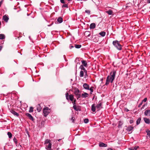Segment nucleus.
I'll return each instance as SVG.
<instances>
[{
  "label": "nucleus",
  "instance_id": "a211bd4d",
  "mask_svg": "<svg viewBox=\"0 0 150 150\" xmlns=\"http://www.w3.org/2000/svg\"><path fill=\"white\" fill-rule=\"evenodd\" d=\"M99 146L100 147H106L107 146V144L104 143H100L99 144Z\"/></svg>",
  "mask_w": 150,
  "mask_h": 150
},
{
  "label": "nucleus",
  "instance_id": "4c0bfd02",
  "mask_svg": "<svg viewBox=\"0 0 150 150\" xmlns=\"http://www.w3.org/2000/svg\"><path fill=\"white\" fill-rule=\"evenodd\" d=\"M147 103H146V104H145L144 105H143V106H142V107L141 108V110H142V109H144V107L145 106H147Z\"/></svg>",
  "mask_w": 150,
  "mask_h": 150
},
{
  "label": "nucleus",
  "instance_id": "473e14b6",
  "mask_svg": "<svg viewBox=\"0 0 150 150\" xmlns=\"http://www.w3.org/2000/svg\"><path fill=\"white\" fill-rule=\"evenodd\" d=\"M33 107H30L29 112H33Z\"/></svg>",
  "mask_w": 150,
  "mask_h": 150
},
{
  "label": "nucleus",
  "instance_id": "5fc2aeb1",
  "mask_svg": "<svg viewBox=\"0 0 150 150\" xmlns=\"http://www.w3.org/2000/svg\"><path fill=\"white\" fill-rule=\"evenodd\" d=\"M61 139H59L58 140V141H60V140H61Z\"/></svg>",
  "mask_w": 150,
  "mask_h": 150
},
{
  "label": "nucleus",
  "instance_id": "1a4fd4ad",
  "mask_svg": "<svg viewBox=\"0 0 150 150\" xmlns=\"http://www.w3.org/2000/svg\"><path fill=\"white\" fill-rule=\"evenodd\" d=\"M80 68L81 69V70H83V71L84 72V73L85 74V75H86L87 74V71L86 70L85 68L82 65H81L80 66Z\"/></svg>",
  "mask_w": 150,
  "mask_h": 150
},
{
  "label": "nucleus",
  "instance_id": "79ce46f5",
  "mask_svg": "<svg viewBox=\"0 0 150 150\" xmlns=\"http://www.w3.org/2000/svg\"><path fill=\"white\" fill-rule=\"evenodd\" d=\"M143 103L142 102H141L140 103H139L138 106V107H140L142 105V104Z\"/></svg>",
  "mask_w": 150,
  "mask_h": 150
},
{
  "label": "nucleus",
  "instance_id": "9b49d317",
  "mask_svg": "<svg viewBox=\"0 0 150 150\" xmlns=\"http://www.w3.org/2000/svg\"><path fill=\"white\" fill-rule=\"evenodd\" d=\"M26 115L30 120L32 121L34 119L33 117L30 114L28 113H27L26 114Z\"/></svg>",
  "mask_w": 150,
  "mask_h": 150
},
{
  "label": "nucleus",
  "instance_id": "6ab92c4d",
  "mask_svg": "<svg viewBox=\"0 0 150 150\" xmlns=\"http://www.w3.org/2000/svg\"><path fill=\"white\" fill-rule=\"evenodd\" d=\"M81 62L83 66L85 67H87V64L86 61V60H82L81 61Z\"/></svg>",
  "mask_w": 150,
  "mask_h": 150
},
{
  "label": "nucleus",
  "instance_id": "7c9ffc66",
  "mask_svg": "<svg viewBox=\"0 0 150 150\" xmlns=\"http://www.w3.org/2000/svg\"><path fill=\"white\" fill-rule=\"evenodd\" d=\"M146 132L147 133V135L149 137L150 136V130L147 129L146 130Z\"/></svg>",
  "mask_w": 150,
  "mask_h": 150
},
{
  "label": "nucleus",
  "instance_id": "7ed1b4c3",
  "mask_svg": "<svg viewBox=\"0 0 150 150\" xmlns=\"http://www.w3.org/2000/svg\"><path fill=\"white\" fill-rule=\"evenodd\" d=\"M50 111V109L47 107H45L43 109V112L44 116L46 117L49 113Z\"/></svg>",
  "mask_w": 150,
  "mask_h": 150
},
{
  "label": "nucleus",
  "instance_id": "5701e85b",
  "mask_svg": "<svg viewBox=\"0 0 150 150\" xmlns=\"http://www.w3.org/2000/svg\"><path fill=\"white\" fill-rule=\"evenodd\" d=\"M58 22H59V23H62L63 21V19L61 17H59L57 20Z\"/></svg>",
  "mask_w": 150,
  "mask_h": 150
},
{
  "label": "nucleus",
  "instance_id": "8fccbe9b",
  "mask_svg": "<svg viewBox=\"0 0 150 150\" xmlns=\"http://www.w3.org/2000/svg\"><path fill=\"white\" fill-rule=\"evenodd\" d=\"M69 47H70V49H71L73 48L74 47V46H72V45H71V46H70Z\"/></svg>",
  "mask_w": 150,
  "mask_h": 150
},
{
  "label": "nucleus",
  "instance_id": "f03ea898",
  "mask_svg": "<svg viewBox=\"0 0 150 150\" xmlns=\"http://www.w3.org/2000/svg\"><path fill=\"white\" fill-rule=\"evenodd\" d=\"M113 44L119 50H121V46L118 41H114L113 42Z\"/></svg>",
  "mask_w": 150,
  "mask_h": 150
},
{
  "label": "nucleus",
  "instance_id": "49530a36",
  "mask_svg": "<svg viewBox=\"0 0 150 150\" xmlns=\"http://www.w3.org/2000/svg\"><path fill=\"white\" fill-rule=\"evenodd\" d=\"M125 110L126 112H128L129 111V110L127 108H125Z\"/></svg>",
  "mask_w": 150,
  "mask_h": 150
},
{
  "label": "nucleus",
  "instance_id": "0eeeda50",
  "mask_svg": "<svg viewBox=\"0 0 150 150\" xmlns=\"http://www.w3.org/2000/svg\"><path fill=\"white\" fill-rule=\"evenodd\" d=\"M52 144L49 143L47 144L46 145L45 149L47 150H52L51 149Z\"/></svg>",
  "mask_w": 150,
  "mask_h": 150
},
{
  "label": "nucleus",
  "instance_id": "58836bf2",
  "mask_svg": "<svg viewBox=\"0 0 150 150\" xmlns=\"http://www.w3.org/2000/svg\"><path fill=\"white\" fill-rule=\"evenodd\" d=\"M62 7L68 8V5L67 4H65L63 5L62 6Z\"/></svg>",
  "mask_w": 150,
  "mask_h": 150
},
{
  "label": "nucleus",
  "instance_id": "c9c22d12",
  "mask_svg": "<svg viewBox=\"0 0 150 150\" xmlns=\"http://www.w3.org/2000/svg\"><path fill=\"white\" fill-rule=\"evenodd\" d=\"M85 12L88 14H90V11L89 10H86L85 11Z\"/></svg>",
  "mask_w": 150,
  "mask_h": 150
},
{
  "label": "nucleus",
  "instance_id": "de8ad7c7",
  "mask_svg": "<svg viewBox=\"0 0 150 150\" xmlns=\"http://www.w3.org/2000/svg\"><path fill=\"white\" fill-rule=\"evenodd\" d=\"M129 122H130V124H132V123H133V120H131Z\"/></svg>",
  "mask_w": 150,
  "mask_h": 150
},
{
  "label": "nucleus",
  "instance_id": "a19ab883",
  "mask_svg": "<svg viewBox=\"0 0 150 150\" xmlns=\"http://www.w3.org/2000/svg\"><path fill=\"white\" fill-rule=\"evenodd\" d=\"M76 102V99H74V100L73 101H72V103L74 105H75V104H76V103H75Z\"/></svg>",
  "mask_w": 150,
  "mask_h": 150
},
{
  "label": "nucleus",
  "instance_id": "4468645a",
  "mask_svg": "<svg viewBox=\"0 0 150 150\" xmlns=\"http://www.w3.org/2000/svg\"><path fill=\"white\" fill-rule=\"evenodd\" d=\"M96 106L95 104H93L91 106V110L93 112H94L96 111Z\"/></svg>",
  "mask_w": 150,
  "mask_h": 150
},
{
  "label": "nucleus",
  "instance_id": "ea45409f",
  "mask_svg": "<svg viewBox=\"0 0 150 150\" xmlns=\"http://www.w3.org/2000/svg\"><path fill=\"white\" fill-rule=\"evenodd\" d=\"M147 99L146 98H144V100L142 101V102L143 103V102H145L147 100Z\"/></svg>",
  "mask_w": 150,
  "mask_h": 150
},
{
  "label": "nucleus",
  "instance_id": "ddd939ff",
  "mask_svg": "<svg viewBox=\"0 0 150 150\" xmlns=\"http://www.w3.org/2000/svg\"><path fill=\"white\" fill-rule=\"evenodd\" d=\"M88 94L86 93L85 92L81 94V96L82 98H86L88 97Z\"/></svg>",
  "mask_w": 150,
  "mask_h": 150
},
{
  "label": "nucleus",
  "instance_id": "aec40b11",
  "mask_svg": "<svg viewBox=\"0 0 150 150\" xmlns=\"http://www.w3.org/2000/svg\"><path fill=\"white\" fill-rule=\"evenodd\" d=\"M96 27L95 24L94 23H91L90 26V29H94Z\"/></svg>",
  "mask_w": 150,
  "mask_h": 150
},
{
  "label": "nucleus",
  "instance_id": "4be33fe9",
  "mask_svg": "<svg viewBox=\"0 0 150 150\" xmlns=\"http://www.w3.org/2000/svg\"><path fill=\"white\" fill-rule=\"evenodd\" d=\"M51 143V141L49 139H46L45 140V145L49 143Z\"/></svg>",
  "mask_w": 150,
  "mask_h": 150
},
{
  "label": "nucleus",
  "instance_id": "603ef678",
  "mask_svg": "<svg viewBox=\"0 0 150 150\" xmlns=\"http://www.w3.org/2000/svg\"><path fill=\"white\" fill-rule=\"evenodd\" d=\"M2 48V47L1 46H0V51L1 50Z\"/></svg>",
  "mask_w": 150,
  "mask_h": 150
},
{
  "label": "nucleus",
  "instance_id": "20e7f679",
  "mask_svg": "<svg viewBox=\"0 0 150 150\" xmlns=\"http://www.w3.org/2000/svg\"><path fill=\"white\" fill-rule=\"evenodd\" d=\"M66 99L67 100H70L71 101H73L75 99L74 98V96L72 94H71L69 95L68 93H66Z\"/></svg>",
  "mask_w": 150,
  "mask_h": 150
},
{
  "label": "nucleus",
  "instance_id": "c756f323",
  "mask_svg": "<svg viewBox=\"0 0 150 150\" xmlns=\"http://www.w3.org/2000/svg\"><path fill=\"white\" fill-rule=\"evenodd\" d=\"M7 134L8 135L9 138H11L12 135L11 132H8L7 133Z\"/></svg>",
  "mask_w": 150,
  "mask_h": 150
},
{
  "label": "nucleus",
  "instance_id": "bb28decb",
  "mask_svg": "<svg viewBox=\"0 0 150 150\" xmlns=\"http://www.w3.org/2000/svg\"><path fill=\"white\" fill-rule=\"evenodd\" d=\"M84 71L82 70L80 72L79 76L81 77H83L84 75Z\"/></svg>",
  "mask_w": 150,
  "mask_h": 150
},
{
  "label": "nucleus",
  "instance_id": "37998d69",
  "mask_svg": "<svg viewBox=\"0 0 150 150\" xmlns=\"http://www.w3.org/2000/svg\"><path fill=\"white\" fill-rule=\"evenodd\" d=\"M73 108L75 110H77L76 106V105H74Z\"/></svg>",
  "mask_w": 150,
  "mask_h": 150
},
{
  "label": "nucleus",
  "instance_id": "6e6552de",
  "mask_svg": "<svg viewBox=\"0 0 150 150\" xmlns=\"http://www.w3.org/2000/svg\"><path fill=\"white\" fill-rule=\"evenodd\" d=\"M3 19L6 22H7L9 19V18L7 15H5L3 16Z\"/></svg>",
  "mask_w": 150,
  "mask_h": 150
},
{
  "label": "nucleus",
  "instance_id": "e433bc0d",
  "mask_svg": "<svg viewBox=\"0 0 150 150\" xmlns=\"http://www.w3.org/2000/svg\"><path fill=\"white\" fill-rule=\"evenodd\" d=\"M76 97L77 99H79L81 97V95L80 94H79L78 95H76Z\"/></svg>",
  "mask_w": 150,
  "mask_h": 150
},
{
  "label": "nucleus",
  "instance_id": "2eb2a0df",
  "mask_svg": "<svg viewBox=\"0 0 150 150\" xmlns=\"http://www.w3.org/2000/svg\"><path fill=\"white\" fill-rule=\"evenodd\" d=\"M134 129V127H133L131 125H129L128 126L127 128V130L129 131V132L130 131H132Z\"/></svg>",
  "mask_w": 150,
  "mask_h": 150
},
{
  "label": "nucleus",
  "instance_id": "f704fd0d",
  "mask_svg": "<svg viewBox=\"0 0 150 150\" xmlns=\"http://www.w3.org/2000/svg\"><path fill=\"white\" fill-rule=\"evenodd\" d=\"M13 142L15 143L16 144L17 143V140L16 139V138H15V137H14V138L13 139Z\"/></svg>",
  "mask_w": 150,
  "mask_h": 150
},
{
  "label": "nucleus",
  "instance_id": "72a5a7b5",
  "mask_svg": "<svg viewBox=\"0 0 150 150\" xmlns=\"http://www.w3.org/2000/svg\"><path fill=\"white\" fill-rule=\"evenodd\" d=\"M89 120L88 119H85L84 120V122L85 123H87L88 122Z\"/></svg>",
  "mask_w": 150,
  "mask_h": 150
},
{
  "label": "nucleus",
  "instance_id": "412c9836",
  "mask_svg": "<svg viewBox=\"0 0 150 150\" xmlns=\"http://www.w3.org/2000/svg\"><path fill=\"white\" fill-rule=\"evenodd\" d=\"M37 109L38 111V112H40L42 109V108L41 107V106L40 104L38 105H37Z\"/></svg>",
  "mask_w": 150,
  "mask_h": 150
},
{
  "label": "nucleus",
  "instance_id": "dca6fc26",
  "mask_svg": "<svg viewBox=\"0 0 150 150\" xmlns=\"http://www.w3.org/2000/svg\"><path fill=\"white\" fill-rule=\"evenodd\" d=\"M10 112L14 115L17 116H18L19 115V114L18 113L16 112L14 110H10Z\"/></svg>",
  "mask_w": 150,
  "mask_h": 150
},
{
  "label": "nucleus",
  "instance_id": "c03bdc74",
  "mask_svg": "<svg viewBox=\"0 0 150 150\" xmlns=\"http://www.w3.org/2000/svg\"><path fill=\"white\" fill-rule=\"evenodd\" d=\"M60 2L61 3L64 4V0H60Z\"/></svg>",
  "mask_w": 150,
  "mask_h": 150
},
{
  "label": "nucleus",
  "instance_id": "f8f14e48",
  "mask_svg": "<svg viewBox=\"0 0 150 150\" xmlns=\"http://www.w3.org/2000/svg\"><path fill=\"white\" fill-rule=\"evenodd\" d=\"M144 121L147 124L150 123V120L149 119L144 117Z\"/></svg>",
  "mask_w": 150,
  "mask_h": 150
},
{
  "label": "nucleus",
  "instance_id": "9d476101",
  "mask_svg": "<svg viewBox=\"0 0 150 150\" xmlns=\"http://www.w3.org/2000/svg\"><path fill=\"white\" fill-rule=\"evenodd\" d=\"M83 88L86 90H89V86L87 84L85 83L83 85Z\"/></svg>",
  "mask_w": 150,
  "mask_h": 150
},
{
  "label": "nucleus",
  "instance_id": "3c124183",
  "mask_svg": "<svg viewBox=\"0 0 150 150\" xmlns=\"http://www.w3.org/2000/svg\"><path fill=\"white\" fill-rule=\"evenodd\" d=\"M147 2L148 3H150V0H147Z\"/></svg>",
  "mask_w": 150,
  "mask_h": 150
},
{
  "label": "nucleus",
  "instance_id": "a18cd8bd",
  "mask_svg": "<svg viewBox=\"0 0 150 150\" xmlns=\"http://www.w3.org/2000/svg\"><path fill=\"white\" fill-rule=\"evenodd\" d=\"M89 90H90L91 92H93V89L92 87H91L90 89L89 88Z\"/></svg>",
  "mask_w": 150,
  "mask_h": 150
},
{
  "label": "nucleus",
  "instance_id": "c85d7f7f",
  "mask_svg": "<svg viewBox=\"0 0 150 150\" xmlns=\"http://www.w3.org/2000/svg\"><path fill=\"white\" fill-rule=\"evenodd\" d=\"M141 120V119L140 118H139L137 120L136 122L137 124V125H139L140 123Z\"/></svg>",
  "mask_w": 150,
  "mask_h": 150
},
{
  "label": "nucleus",
  "instance_id": "6e6d98bb",
  "mask_svg": "<svg viewBox=\"0 0 150 150\" xmlns=\"http://www.w3.org/2000/svg\"><path fill=\"white\" fill-rule=\"evenodd\" d=\"M69 1H70V0H68Z\"/></svg>",
  "mask_w": 150,
  "mask_h": 150
},
{
  "label": "nucleus",
  "instance_id": "f3484780",
  "mask_svg": "<svg viewBox=\"0 0 150 150\" xmlns=\"http://www.w3.org/2000/svg\"><path fill=\"white\" fill-rule=\"evenodd\" d=\"M79 90L78 89L76 88L75 89L74 91V93L75 95H76L79 94Z\"/></svg>",
  "mask_w": 150,
  "mask_h": 150
},
{
  "label": "nucleus",
  "instance_id": "b1692460",
  "mask_svg": "<svg viewBox=\"0 0 150 150\" xmlns=\"http://www.w3.org/2000/svg\"><path fill=\"white\" fill-rule=\"evenodd\" d=\"M99 34L102 37L104 36L105 35V33L104 32H102L99 33Z\"/></svg>",
  "mask_w": 150,
  "mask_h": 150
},
{
  "label": "nucleus",
  "instance_id": "423d86ee",
  "mask_svg": "<svg viewBox=\"0 0 150 150\" xmlns=\"http://www.w3.org/2000/svg\"><path fill=\"white\" fill-rule=\"evenodd\" d=\"M144 114L146 116L150 117V110L148 109L145 110Z\"/></svg>",
  "mask_w": 150,
  "mask_h": 150
},
{
  "label": "nucleus",
  "instance_id": "2f4dec72",
  "mask_svg": "<svg viewBox=\"0 0 150 150\" xmlns=\"http://www.w3.org/2000/svg\"><path fill=\"white\" fill-rule=\"evenodd\" d=\"M139 147L138 146H135L134 148H129V150H137V148Z\"/></svg>",
  "mask_w": 150,
  "mask_h": 150
},
{
  "label": "nucleus",
  "instance_id": "393cba45",
  "mask_svg": "<svg viewBox=\"0 0 150 150\" xmlns=\"http://www.w3.org/2000/svg\"><path fill=\"white\" fill-rule=\"evenodd\" d=\"M5 38V36L4 34H0V39L3 40Z\"/></svg>",
  "mask_w": 150,
  "mask_h": 150
},
{
  "label": "nucleus",
  "instance_id": "cd10ccee",
  "mask_svg": "<svg viewBox=\"0 0 150 150\" xmlns=\"http://www.w3.org/2000/svg\"><path fill=\"white\" fill-rule=\"evenodd\" d=\"M75 47L76 48H79L81 47V45H75Z\"/></svg>",
  "mask_w": 150,
  "mask_h": 150
},
{
  "label": "nucleus",
  "instance_id": "f257e3e1",
  "mask_svg": "<svg viewBox=\"0 0 150 150\" xmlns=\"http://www.w3.org/2000/svg\"><path fill=\"white\" fill-rule=\"evenodd\" d=\"M116 73V71L114 70L111 72L110 75H108L107 77L105 83V85H108L110 82L111 83L113 82L115 78Z\"/></svg>",
  "mask_w": 150,
  "mask_h": 150
},
{
  "label": "nucleus",
  "instance_id": "864d4df0",
  "mask_svg": "<svg viewBox=\"0 0 150 150\" xmlns=\"http://www.w3.org/2000/svg\"><path fill=\"white\" fill-rule=\"evenodd\" d=\"M120 123H121V122H119V124H118V126H120Z\"/></svg>",
  "mask_w": 150,
  "mask_h": 150
},
{
  "label": "nucleus",
  "instance_id": "39448f33",
  "mask_svg": "<svg viewBox=\"0 0 150 150\" xmlns=\"http://www.w3.org/2000/svg\"><path fill=\"white\" fill-rule=\"evenodd\" d=\"M102 102L101 101H100L98 104L96 106V108L98 110H99L100 108H102Z\"/></svg>",
  "mask_w": 150,
  "mask_h": 150
},
{
  "label": "nucleus",
  "instance_id": "a878e982",
  "mask_svg": "<svg viewBox=\"0 0 150 150\" xmlns=\"http://www.w3.org/2000/svg\"><path fill=\"white\" fill-rule=\"evenodd\" d=\"M106 12L109 15H111L112 13V11L110 10H109Z\"/></svg>",
  "mask_w": 150,
  "mask_h": 150
},
{
  "label": "nucleus",
  "instance_id": "09e8293b",
  "mask_svg": "<svg viewBox=\"0 0 150 150\" xmlns=\"http://www.w3.org/2000/svg\"><path fill=\"white\" fill-rule=\"evenodd\" d=\"M73 118H74V117H72L71 119V120H72V122H74V119Z\"/></svg>",
  "mask_w": 150,
  "mask_h": 150
}]
</instances>
